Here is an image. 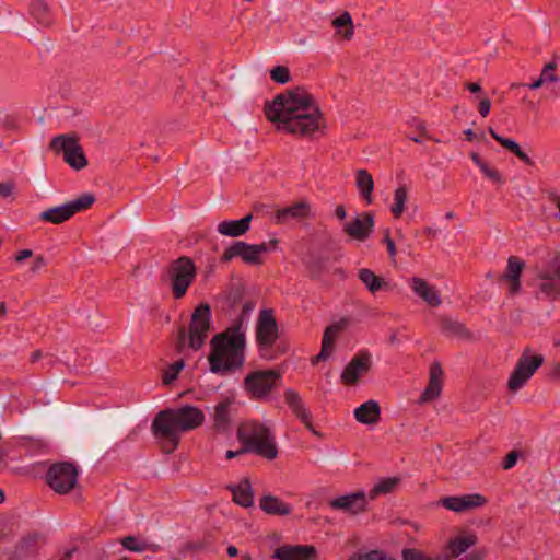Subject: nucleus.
<instances>
[{
	"mask_svg": "<svg viewBox=\"0 0 560 560\" xmlns=\"http://www.w3.org/2000/svg\"><path fill=\"white\" fill-rule=\"evenodd\" d=\"M46 266V259L43 255H38L34 260H33V264L31 266V272L32 273H37L40 271V269Z\"/></svg>",
	"mask_w": 560,
	"mask_h": 560,
	"instance_id": "603ef678",
	"label": "nucleus"
},
{
	"mask_svg": "<svg viewBox=\"0 0 560 560\" xmlns=\"http://www.w3.org/2000/svg\"><path fill=\"white\" fill-rule=\"evenodd\" d=\"M374 224V214L371 212H363L346 223L343 232L355 241L364 242L373 233Z\"/></svg>",
	"mask_w": 560,
	"mask_h": 560,
	"instance_id": "dca6fc26",
	"label": "nucleus"
},
{
	"mask_svg": "<svg viewBox=\"0 0 560 560\" xmlns=\"http://www.w3.org/2000/svg\"><path fill=\"white\" fill-rule=\"evenodd\" d=\"M32 256H33V250H31V249H23V250L19 252L15 255L14 259H15L16 262H22L25 259L31 258Z\"/></svg>",
	"mask_w": 560,
	"mask_h": 560,
	"instance_id": "4d7b16f0",
	"label": "nucleus"
},
{
	"mask_svg": "<svg viewBox=\"0 0 560 560\" xmlns=\"http://www.w3.org/2000/svg\"><path fill=\"white\" fill-rule=\"evenodd\" d=\"M491 137L498 141L503 148L514 153L522 162L526 165L532 166L534 164L533 160L521 149L520 144L513 139L504 138L497 133L492 127L488 129Z\"/></svg>",
	"mask_w": 560,
	"mask_h": 560,
	"instance_id": "c9c22d12",
	"label": "nucleus"
},
{
	"mask_svg": "<svg viewBox=\"0 0 560 560\" xmlns=\"http://www.w3.org/2000/svg\"><path fill=\"white\" fill-rule=\"evenodd\" d=\"M94 201L95 197L92 194H83L72 201L40 212L39 220L52 224H61L68 221L77 212L90 208Z\"/></svg>",
	"mask_w": 560,
	"mask_h": 560,
	"instance_id": "ddd939ff",
	"label": "nucleus"
},
{
	"mask_svg": "<svg viewBox=\"0 0 560 560\" xmlns=\"http://www.w3.org/2000/svg\"><path fill=\"white\" fill-rule=\"evenodd\" d=\"M530 285L538 299L548 301L560 299V259L555 258L539 270Z\"/></svg>",
	"mask_w": 560,
	"mask_h": 560,
	"instance_id": "1a4fd4ad",
	"label": "nucleus"
},
{
	"mask_svg": "<svg viewBox=\"0 0 560 560\" xmlns=\"http://www.w3.org/2000/svg\"><path fill=\"white\" fill-rule=\"evenodd\" d=\"M331 25L335 28V39L338 42H349L354 35V24L351 14L348 11H343L340 15L331 21Z\"/></svg>",
	"mask_w": 560,
	"mask_h": 560,
	"instance_id": "bb28decb",
	"label": "nucleus"
},
{
	"mask_svg": "<svg viewBox=\"0 0 560 560\" xmlns=\"http://www.w3.org/2000/svg\"><path fill=\"white\" fill-rule=\"evenodd\" d=\"M255 332L259 355L265 360L275 359L271 349L279 338V328L272 308L259 312Z\"/></svg>",
	"mask_w": 560,
	"mask_h": 560,
	"instance_id": "6e6552de",
	"label": "nucleus"
},
{
	"mask_svg": "<svg viewBox=\"0 0 560 560\" xmlns=\"http://www.w3.org/2000/svg\"><path fill=\"white\" fill-rule=\"evenodd\" d=\"M545 359L541 354L533 355L530 349L526 348L508 381L509 390L512 393L520 390L542 365Z\"/></svg>",
	"mask_w": 560,
	"mask_h": 560,
	"instance_id": "9b49d317",
	"label": "nucleus"
},
{
	"mask_svg": "<svg viewBox=\"0 0 560 560\" xmlns=\"http://www.w3.org/2000/svg\"><path fill=\"white\" fill-rule=\"evenodd\" d=\"M245 452H248V450L245 447L238 450V451H228L225 454L226 459H232L241 454H244Z\"/></svg>",
	"mask_w": 560,
	"mask_h": 560,
	"instance_id": "bf43d9fd",
	"label": "nucleus"
},
{
	"mask_svg": "<svg viewBox=\"0 0 560 560\" xmlns=\"http://www.w3.org/2000/svg\"><path fill=\"white\" fill-rule=\"evenodd\" d=\"M400 483L399 477H387L380 479L366 494L369 500H375L381 494L394 492Z\"/></svg>",
	"mask_w": 560,
	"mask_h": 560,
	"instance_id": "4c0bfd02",
	"label": "nucleus"
},
{
	"mask_svg": "<svg viewBox=\"0 0 560 560\" xmlns=\"http://www.w3.org/2000/svg\"><path fill=\"white\" fill-rule=\"evenodd\" d=\"M354 418L366 425L376 424L381 420V408L377 401L368 400L354 409Z\"/></svg>",
	"mask_w": 560,
	"mask_h": 560,
	"instance_id": "cd10ccee",
	"label": "nucleus"
},
{
	"mask_svg": "<svg viewBox=\"0 0 560 560\" xmlns=\"http://www.w3.org/2000/svg\"><path fill=\"white\" fill-rule=\"evenodd\" d=\"M43 542L44 540L38 534H27L14 546L11 557L19 560L34 557Z\"/></svg>",
	"mask_w": 560,
	"mask_h": 560,
	"instance_id": "b1692460",
	"label": "nucleus"
},
{
	"mask_svg": "<svg viewBox=\"0 0 560 560\" xmlns=\"http://www.w3.org/2000/svg\"><path fill=\"white\" fill-rule=\"evenodd\" d=\"M525 268V262L516 256L508 258L505 271L500 276V281L508 284L511 294H517L521 291V275Z\"/></svg>",
	"mask_w": 560,
	"mask_h": 560,
	"instance_id": "4be33fe9",
	"label": "nucleus"
},
{
	"mask_svg": "<svg viewBox=\"0 0 560 560\" xmlns=\"http://www.w3.org/2000/svg\"><path fill=\"white\" fill-rule=\"evenodd\" d=\"M231 400L224 399L214 406L212 413V427L215 432L225 433L231 429Z\"/></svg>",
	"mask_w": 560,
	"mask_h": 560,
	"instance_id": "a878e982",
	"label": "nucleus"
},
{
	"mask_svg": "<svg viewBox=\"0 0 560 560\" xmlns=\"http://www.w3.org/2000/svg\"><path fill=\"white\" fill-rule=\"evenodd\" d=\"M13 191V184L11 183H0V196L9 197Z\"/></svg>",
	"mask_w": 560,
	"mask_h": 560,
	"instance_id": "6e6d98bb",
	"label": "nucleus"
},
{
	"mask_svg": "<svg viewBox=\"0 0 560 560\" xmlns=\"http://www.w3.org/2000/svg\"><path fill=\"white\" fill-rule=\"evenodd\" d=\"M335 215L340 220L346 219V217H347L346 208L341 205L337 206L335 209Z\"/></svg>",
	"mask_w": 560,
	"mask_h": 560,
	"instance_id": "052dcab7",
	"label": "nucleus"
},
{
	"mask_svg": "<svg viewBox=\"0 0 560 560\" xmlns=\"http://www.w3.org/2000/svg\"><path fill=\"white\" fill-rule=\"evenodd\" d=\"M408 199V188L406 185H400L394 190V202L390 207V212L395 219H399L406 210V202Z\"/></svg>",
	"mask_w": 560,
	"mask_h": 560,
	"instance_id": "ea45409f",
	"label": "nucleus"
},
{
	"mask_svg": "<svg viewBox=\"0 0 560 560\" xmlns=\"http://www.w3.org/2000/svg\"><path fill=\"white\" fill-rule=\"evenodd\" d=\"M444 371L440 362L435 361L430 366L429 383L418 399V404L424 405L436 400L442 393Z\"/></svg>",
	"mask_w": 560,
	"mask_h": 560,
	"instance_id": "a211bd4d",
	"label": "nucleus"
},
{
	"mask_svg": "<svg viewBox=\"0 0 560 560\" xmlns=\"http://www.w3.org/2000/svg\"><path fill=\"white\" fill-rule=\"evenodd\" d=\"M358 278L372 294L388 287L387 282L369 268L359 269Z\"/></svg>",
	"mask_w": 560,
	"mask_h": 560,
	"instance_id": "e433bc0d",
	"label": "nucleus"
},
{
	"mask_svg": "<svg viewBox=\"0 0 560 560\" xmlns=\"http://www.w3.org/2000/svg\"><path fill=\"white\" fill-rule=\"evenodd\" d=\"M279 560H317V549L312 545H282L278 547L272 556Z\"/></svg>",
	"mask_w": 560,
	"mask_h": 560,
	"instance_id": "f3484780",
	"label": "nucleus"
},
{
	"mask_svg": "<svg viewBox=\"0 0 560 560\" xmlns=\"http://www.w3.org/2000/svg\"><path fill=\"white\" fill-rule=\"evenodd\" d=\"M47 485L58 494H68L78 485V469L68 462L52 464L46 474Z\"/></svg>",
	"mask_w": 560,
	"mask_h": 560,
	"instance_id": "f8f14e48",
	"label": "nucleus"
},
{
	"mask_svg": "<svg viewBox=\"0 0 560 560\" xmlns=\"http://www.w3.org/2000/svg\"><path fill=\"white\" fill-rule=\"evenodd\" d=\"M0 129L4 132L20 133L22 130L21 120L16 114L0 115Z\"/></svg>",
	"mask_w": 560,
	"mask_h": 560,
	"instance_id": "79ce46f5",
	"label": "nucleus"
},
{
	"mask_svg": "<svg viewBox=\"0 0 560 560\" xmlns=\"http://www.w3.org/2000/svg\"><path fill=\"white\" fill-rule=\"evenodd\" d=\"M466 89L471 93H478L481 91V86L479 83H467Z\"/></svg>",
	"mask_w": 560,
	"mask_h": 560,
	"instance_id": "e2e57ef3",
	"label": "nucleus"
},
{
	"mask_svg": "<svg viewBox=\"0 0 560 560\" xmlns=\"http://www.w3.org/2000/svg\"><path fill=\"white\" fill-rule=\"evenodd\" d=\"M551 376L555 378H560V360L553 364Z\"/></svg>",
	"mask_w": 560,
	"mask_h": 560,
	"instance_id": "0e129e2a",
	"label": "nucleus"
},
{
	"mask_svg": "<svg viewBox=\"0 0 560 560\" xmlns=\"http://www.w3.org/2000/svg\"><path fill=\"white\" fill-rule=\"evenodd\" d=\"M544 84L545 83L542 82L541 78L539 77L538 79H536L532 83L527 84L526 86H528L530 90H537V89L541 88Z\"/></svg>",
	"mask_w": 560,
	"mask_h": 560,
	"instance_id": "680f3d73",
	"label": "nucleus"
},
{
	"mask_svg": "<svg viewBox=\"0 0 560 560\" xmlns=\"http://www.w3.org/2000/svg\"><path fill=\"white\" fill-rule=\"evenodd\" d=\"M441 331L451 338H458L463 340H468L471 338V332L466 328V326L451 317L442 316L439 320Z\"/></svg>",
	"mask_w": 560,
	"mask_h": 560,
	"instance_id": "7c9ffc66",
	"label": "nucleus"
},
{
	"mask_svg": "<svg viewBox=\"0 0 560 560\" xmlns=\"http://www.w3.org/2000/svg\"><path fill=\"white\" fill-rule=\"evenodd\" d=\"M410 287L415 294L421 298L427 304L432 307L441 305L442 301L439 291L430 285L424 279L419 277H412L410 279Z\"/></svg>",
	"mask_w": 560,
	"mask_h": 560,
	"instance_id": "393cba45",
	"label": "nucleus"
},
{
	"mask_svg": "<svg viewBox=\"0 0 560 560\" xmlns=\"http://www.w3.org/2000/svg\"><path fill=\"white\" fill-rule=\"evenodd\" d=\"M517 458H518L517 452H515V451L510 452L505 456V458L502 463L503 469H505V470L511 469L516 464Z\"/></svg>",
	"mask_w": 560,
	"mask_h": 560,
	"instance_id": "8fccbe9b",
	"label": "nucleus"
},
{
	"mask_svg": "<svg viewBox=\"0 0 560 560\" xmlns=\"http://www.w3.org/2000/svg\"><path fill=\"white\" fill-rule=\"evenodd\" d=\"M282 374L275 370H256L248 373L244 378V389L255 400H266L270 394L278 388Z\"/></svg>",
	"mask_w": 560,
	"mask_h": 560,
	"instance_id": "0eeeda50",
	"label": "nucleus"
},
{
	"mask_svg": "<svg viewBox=\"0 0 560 560\" xmlns=\"http://www.w3.org/2000/svg\"><path fill=\"white\" fill-rule=\"evenodd\" d=\"M255 307V303L252 301H246L242 306V313L240 317L233 324L242 323V329H245V323L247 322L249 314Z\"/></svg>",
	"mask_w": 560,
	"mask_h": 560,
	"instance_id": "09e8293b",
	"label": "nucleus"
},
{
	"mask_svg": "<svg viewBox=\"0 0 560 560\" xmlns=\"http://www.w3.org/2000/svg\"><path fill=\"white\" fill-rule=\"evenodd\" d=\"M383 241H384V243L387 246V252H388L389 257L390 258H395V256L397 254V250H396V246H395L394 241L389 236V231L388 230L385 231V235H384V240Z\"/></svg>",
	"mask_w": 560,
	"mask_h": 560,
	"instance_id": "3c124183",
	"label": "nucleus"
},
{
	"mask_svg": "<svg viewBox=\"0 0 560 560\" xmlns=\"http://www.w3.org/2000/svg\"><path fill=\"white\" fill-rule=\"evenodd\" d=\"M226 552L230 557H236L237 553H238V550L235 546H229L228 549H226Z\"/></svg>",
	"mask_w": 560,
	"mask_h": 560,
	"instance_id": "338daca9",
	"label": "nucleus"
},
{
	"mask_svg": "<svg viewBox=\"0 0 560 560\" xmlns=\"http://www.w3.org/2000/svg\"><path fill=\"white\" fill-rule=\"evenodd\" d=\"M184 366L185 361L183 359L171 364L163 374V383L168 385L173 381H175L178 376V373L184 369Z\"/></svg>",
	"mask_w": 560,
	"mask_h": 560,
	"instance_id": "a18cd8bd",
	"label": "nucleus"
},
{
	"mask_svg": "<svg viewBox=\"0 0 560 560\" xmlns=\"http://www.w3.org/2000/svg\"><path fill=\"white\" fill-rule=\"evenodd\" d=\"M368 499L364 491H357L332 499L329 505L334 510L357 515L366 511Z\"/></svg>",
	"mask_w": 560,
	"mask_h": 560,
	"instance_id": "2eb2a0df",
	"label": "nucleus"
},
{
	"mask_svg": "<svg viewBox=\"0 0 560 560\" xmlns=\"http://www.w3.org/2000/svg\"><path fill=\"white\" fill-rule=\"evenodd\" d=\"M470 158L487 178H489L490 180H492L497 184L503 183V178H502L500 172L497 168H494L493 166H491L488 162L483 161L479 156L478 153L472 152L470 154Z\"/></svg>",
	"mask_w": 560,
	"mask_h": 560,
	"instance_id": "a19ab883",
	"label": "nucleus"
},
{
	"mask_svg": "<svg viewBox=\"0 0 560 560\" xmlns=\"http://www.w3.org/2000/svg\"><path fill=\"white\" fill-rule=\"evenodd\" d=\"M371 368V357L368 352H361L353 357L341 373V381L346 385H353L359 377L366 374Z\"/></svg>",
	"mask_w": 560,
	"mask_h": 560,
	"instance_id": "6ab92c4d",
	"label": "nucleus"
},
{
	"mask_svg": "<svg viewBox=\"0 0 560 560\" xmlns=\"http://www.w3.org/2000/svg\"><path fill=\"white\" fill-rule=\"evenodd\" d=\"M50 147L57 153L62 152L65 161L74 170L79 171L88 165V160L79 139L73 135H60L55 137Z\"/></svg>",
	"mask_w": 560,
	"mask_h": 560,
	"instance_id": "4468645a",
	"label": "nucleus"
},
{
	"mask_svg": "<svg viewBox=\"0 0 560 560\" xmlns=\"http://www.w3.org/2000/svg\"><path fill=\"white\" fill-rule=\"evenodd\" d=\"M245 329H242V323L232 324L224 331L217 334L210 341V371L226 375L241 369L245 361Z\"/></svg>",
	"mask_w": 560,
	"mask_h": 560,
	"instance_id": "7ed1b4c3",
	"label": "nucleus"
},
{
	"mask_svg": "<svg viewBox=\"0 0 560 560\" xmlns=\"http://www.w3.org/2000/svg\"><path fill=\"white\" fill-rule=\"evenodd\" d=\"M238 438L248 452H255L267 459H275L278 455L275 436L264 423L255 420L245 422L238 429Z\"/></svg>",
	"mask_w": 560,
	"mask_h": 560,
	"instance_id": "20e7f679",
	"label": "nucleus"
},
{
	"mask_svg": "<svg viewBox=\"0 0 560 560\" xmlns=\"http://www.w3.org/2000/svg\"><path fill=\"white\" fill-rule=\"evenodd\" d=\"M491 102L489 98H482L479 103V114L482 117H487L490 113Z\"/></svg>",
	"mask_w": 560,
	"mask_h": 560,
	"instance_id": "5fc2aeb1",
	"label": "nucleus"
},
{
	"mask_svg": "<svg viewBox=\"0 0 560 560\" xmlns=\"http://www.w3.org/2000/svg\"><path fill=\"white\" fill-rule=\"evenodd\" d=\"M205 412L198 407L184 405L161 410L152 421V433L159 440L164 453H173L183 432L192 431L205 422Z\"/></svg>",
	"mask_w": 560,
	"mask_h": 560,
	"instance_id": "f03ea898",
	"label": "nucleus"
},
{
	"mask_svg": "<svg viewBox=\"0 0 560 560\" xmlns=\"http://www.w3.org/2000/svg\"><path fill=\"white\" fill-rule=\"evenodd\" d=\"M476 541L477 538L475 535L455 537L454 539L450 540L445 550V555H443V557H445V560H447L448 558L458 557L459 555L464 553L468 548L474 546Z\"/></svg>",
	"mask_w": 560,
	"mask_h": 560,
	"instance_id": "f704fd0d",
	"label": "nucleus"
},
{
	"mask_svg": "<svg viewBox=\"0 0 560 560\" xmlns=\"http://www.w3.org/2000/svg\"><path fill=\"white\" fill-rule=\"evenodd\" d=\"M550 199L558 210V212L556 213V219L560 221V194H552L550 196Z\"/></svg>",
	"mask_w": 560,
	"mask_h": 560,
	"instance_id": "13d9d810",
	"label": "nucleus"
},
{
	"mask_svg": "<svg viewBox=\"0 0 560 560\" xmlns=\"http://www.w3.org/2000/svg\"><path fill=\"white\" fill-rule=\"evenodd\" d=\"M260 509L270 515H289L292 511L291 506L283 502L276 495L267 494L260 499L259 502Z\"/></svg>",
	"mask_w": 560,
	"mask_h": 560,
	"instance_id": "2f4dec72",
	"label": "nucleus"
},
{
	"mask_svg": "<svg viewBox=\"0 0 560 560\" xmlns=\"http://www.w3.org/2000/svg\"><path fill=\"white\" fill-rule=\"evenodd\" d=\"M312 206L305 200L293 203L292 206L279 209L275 213L277 224L288 223L290 220H302L313 217Z\"/></svg>",
	"mask_w": 560,
	"mask_h": 560,
	"instance_id": "5701e85b",
	"label": "nucleus"
},
{
	"mask_svg": "<svg viewBox=\"0 0 560 560\" xmlns=\"http://www.w3.org/2000/svg\"><path fill=\"white\" fill-rule=\"evenodd\" d=\"M464 133L466 135L467 140H469V141H471L475 138V133L471 129L465 130Z\"/></svg>",
	"mask_w": 560,
	"mask_h": 560,
	"instance_id": "774afa93",
	"label": "nucleus"
},
{
	"mask_svg": "<svg viewBox=\"0 0 560 560\" xmlns=\"http://www.w3.org/2000/svg\"><path fill=\"white\" fill-rule=\"evenodd\" d=\"M342 326L340 324H334L328 326L323 335L320 352L314 357L313 364H316L320 360H327L334 352L335 341L341 331Z\"/></svg>",
	"mask_w": 560,
	"mask_h": 560,
	"instance_id": "c85d7f7f",
	"label": "nucleus"
},
{
	"mask_svg": "<svg viewBox=\"0 0 560 560\" xmlns=\"http://www.w3.org/2000/svg\"><path fill=\"white\" fill-rule=\"evenodd\" d=\"M165 273L174 299L179 300L186 294L188 288L194 282L197 268L191 258L180 256L168 264Z\"/></svg>",
	"mask_w": 560,
	"mask_h": 560,
	"instance_id": "423d86ee",
	"label": "nucleus"
},
{
	"mask_svg": "<svg viewBox=\"0 0 560 560\" xmlns=\"http://www.w3.org/2000/svg\"><path fill=\"white\" fill-rule=\"evenodd\" d=\"M228 489L232 492L236 504L243 508L253 505V490L248 479H243L238 485L229 486Z\"/></svg>",
	"mask_w": 560,
	"mask_h": 560,
	"instance_id": "473e14b6",
	"label": "nucleus"
},
{
	"mask_svg": "<svg viewBox=\"0 0 560 560\" xmlns=\"http://www.w3.org/2000/svg\"><path fill=\"white\" fill-rule=\"evenodd\" d=\"M355 186L361 197L368 205H371L373 202L374 180L366 170L360 168L355 172Z\"/></svg>",
	"mask_w": 560,
	"mask_h": 560,
	"instance_id": "72a5a7b5",
	"label": "nucleus"
},
{
	"mask_svg": "<svg viewBox=\"0 0 560 560\" xmlns=\"http://www.w3.org/2000/svg\"><path fill=\"white\" fill-rule=\"evenodd\" d=\"M441 503L445 509L450 511L462 513L483 506L487 503V499L479 493H470L459 497H447L442 499Z\"/></svg>",
	"mask_w": 560,
	"mask_h": 560,
	"instance_id": "aec40b11",
	"label": "nucleus"
},
{
	"mask_svg": "<svg viewBox=\"0 0 560 560\" xmlns=\"http://www.w3.org/2000/svg\"><path fill=\"white\" fill-rule=\"evenodd\" d=\"M557 69L556 62H549L547 63L544 69L541 70L540 78L544 83H556L559 81V78L555 73Z\"/></svg>",
	"mask_w": 560,
	"mask_h": 560,
	"instance_id": "de8ad7c7",
	"label": "nucleus"
},
{
	"mask_svg": "<svg viewBox=\"0 0 560 560\" xmlns=\"http://www.w3.org/2000/svg\"><path fill=\"white\" fill-rule=\"evenodd\" d=\"M270 78L280 84H285L291 81V74L287 67L284 66H277L271 69L270 71Z\"/></svg>",
	"mask_w": 560,
	"mask_h": 560,
	"instance_id": "49530a36",
	"label": "nucleus"
},
{
	"mask_svg": "<svg viewBox=\"0 0 560 560\" xmlns=\"http://www.w3.org/2000/svg\"><path fill=\"white\" fill-rule=\"evenodd\" d=\"M252 219L253 215L247 214L240 220L222 221L218 224V232L230 237L242 236L249 230Z\"/></svg>",
	"mask_w": 560,
	"mask_h": 560,
	"instance_id": "c756f323",
	"label": "nucleus"
},
{
	"mask_svg": "<svg viewBox=\"0 0 560 560\" xmlns=\"http://www.w3.org/2000/svg\"><path fill=\"white\" fill-rule=\"evenodd\" d=\"M423 233L425 235H428L429 237H435L436 236V230L431 228V226H427L424 230H423Z\"/></svg>",
	"mask_w": 560,
	"mask_h": 560,
	"instance_id": "69168bd1",
	"label": "nucleus"
},
{
	"mask_svg": "<svg viewBox=\"0 0 560 560\" xmlns=\"http://www.w3.org/2000/svg\"><path fill=\"white\" fill-rule=\"evenodd\" d=\"M268 120L277 124V129L299 137L312 138L316 131L326 128V120L314 98L303 88H295L277 95L266 103Z\"/></svg>",
	"mask_w": 560,
	"mask_h": 560,
	"instance_id": "f257e3e1",
	"label": "nucleus"
},
{
	"mask_svg": "<svg viewBox=\"0 0 560 560\" xmlns=\"http://www.w3.org/2000/svg\"><path fill=\"white\" fill-rule=\"evenodd\" d=\"M211 325V310L207 303L199 304L192 315L187 332L184 327L178 330L177 351L182 352L185 347L186 338L188 337V346L197 351L202 348L208 337Z\"/></svg>",
	"mask_w": 560,
	"mask_h": 560,
	"instance_id": "39448f33",
	"label": "nucleus"
},
{
	"mask_svg": "<svg viewBox=\"0 0 560 560\" xmlns=\"http://www.w3.org/2000/svg\"><path fill=\"white\" fill-rule=\"evenodd\" d=\"M283 397L294 416L299 418L313 434L319 435L313 427L312 415L305 407L301 395L295 389L288 388L284 390Z\"/></svg>",
	"mask_w": 560,
	"mask_h": 560,
	"instance_id": "412c9836",
	"label": "nucleus"
},
{
	"mask_svg": "<svg viewBox=\"0 0 560 560\" xmlns=\"http://www.w3.org/2000/svg\"><path fill=\"white\" fill-rule=\"evenodd\" d=\"M278 240H271L268 243L247 244L242 241L234 242L221 256V261L229 262L235 257H240L245 264L261 265L262 256L269 250L276 249Z\"/></svg>",
	"mask_w": 560,
	"mask_h": 560,
	"instance_id": "9d476101",
	"label": "nucleus"
},
{
	"mask_svg": "<svg viewBox=\"0 0 560 560\" xmlns=\"http://www.w3.org/2000/svg\"><path fill=\"white\" fill-rule=\"evenodd\" d=\"M122 547L129 551L133 552H143V551H152L158 552L160 550V546L154 542H148L145 540H139L135 536H126L120 540Z\"/></svg>",
	"mask_w": 560,
	"mask_h": 560,
	"instance_id": "58836bf2",
	"label": "nucleus"
},
{
	"mask_svg": "<svg viewBox=\"0 0 560 560\" xmlns=\"http://www.w3.org/2000/svg\"><path fill=\"white\" fill-rule=\"evenodd\" d=\"M401 556L404 560H445L443 555L428 556L423 551L415 548L404 549Z\"/></svg>",
	"mask_w": 560,
	"mask_h": 560,
	"instance_id": "37998d69",
	"label": "nucleus"
},
{
	"mask_svg": "<svg viewBox=\"0 0 560 560\" xmlns=\"http://www.w3.org/2000/svg\"><path fill=\"white\" fill-rule=\"evenodd\" d=\"M347 560H395L381 550L361 551L351 555Z\"/></svg>",
	"mask_w": 560,
	"mask_h": 560,
	"instance_id": "c03bdc74",
	"label": "nucleus"
},
{
	"mask_svg": "<svg viewBox=\"0 0 560 560\" xmlns=\"http://www.w3.org/2000/svg\"><path fill=\"white\" fill-rule=\"evenodd\" d=\"M33 11L38 16L40 14L44 15V14L48 13V7L43 0H37L33 3Z\"/></svg>",
	"mask_w": 560,
	"mask_h": 560,
	"instance_id": "864d4df0",
	"label": "nucleus"
}]
</instances>
